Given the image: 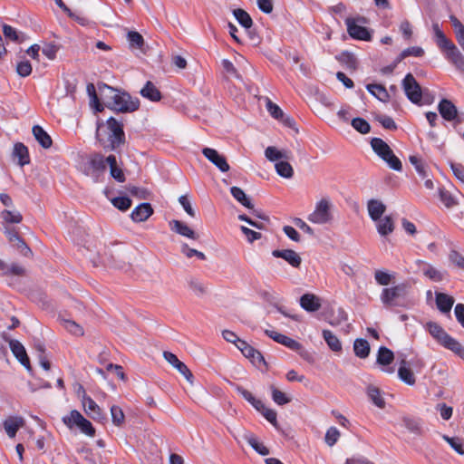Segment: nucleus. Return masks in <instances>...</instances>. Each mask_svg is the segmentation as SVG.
Instances as JSON below:
<instances>
[{
	"instance_id": "nucleus-55",
	"label": "nucleus",
	"mask_w": 464,
	"mask_h": 464,
	"mask_svg": "<svg viewBox=\"0 0 464 464\" xmlns=\"http://www.w3.org/2000/svg\"><path fill=\"white\" fill-rule=\"evenodd\" d=\"M247 442L260 455L266 456L269 454L268 448L265 446L262 442L258 441L256 438L250 437L247 440Z\"/></svg>"
},
{
	"instance_id": "nucleus-33",
	"label": "nucleus",
	"mask_w": 464,
	"mask_h": 464,
	"mask_svg": "<svg viewBox=\"0 0 464 464\" xmlns=\"http://www.w3.org/2000/svg\"><path fill=\"white\" fill-rule=\"evenodd\" d=\"M230 193L233 196V198L238 201L241 205H243L245 208L248 209H253L254 205L252 204L249 198L246 195L244 190L240 188L239 187H231L230 188Z\"/></svg>"
},
{
	"instance_id": "nucleus-48",
	"label": "nucleus",
	"mask_w": 464,
	"mask_h": 464,
	"mask_svg": "<svg viewBox=\"0 0 464 464\" xmlns=\"http://www.w3.org/2000/svg\"><path fill=\"white\" fill-rule=\"evenodd\" d=\"M62 324L67 331L76 336H82L84 334L83 328L74 321L64 319L62 321Z\"/></svg>"
},
{
	"instance_id": "nucleus-12",
	"label": "nucleus",
	"mask_w": 464,
	"mask_h": 464,
	"mask_svg": "<svg viewBox=\"0 0 464 464\" xmlns=\"http://www.w3.org/2000/svg\"><path fill=\"white\" fill-rule=\"evenodd\" d=\"M202 154L220 171L227 172L229 170V164L227 163V159L223 155L219 154L215 149L204 148L202 150Z\"/></svg>"
},
{
	"instance_id": "nucleus-56",
	"label": "nucleus",
	"mask_w": 464,
	"mask_h": 464,
	"mask_svg": "<svg viewBox=\"0 0 464 464\" xmlns=\"http://www.w3.org/2000/svg\"><path fill=\"white\" fill-rule=\"evenodd\" d=\"M266 110L273 118L278 121L284 118V112L281 108L269 99L266 102Z\"/></svg>"
},
{
	"instance_id": "nucleus-2",
	"label": "nucleus",
	"mask_w": 464,
	"mask_h": 464,
	"mask_svg": "<svg viewBox=\"0 0 464 464\" xmlns=\"http://www.w3.org/2000/svg\"><path fill=\"white\" fill-rule=\"evenodd\" d=\"M411 284L402 282L398 285L385 287L382 290L380 299L386 308H407L411 304L409 299Z\"/></svg>"
},
{
	"instance_id": "nucleus-22",
	"label": "nucleus",
	"mask_w": 464,
	"mask_h": 464,
	"mask_svg": "<svg viewBox=\"0 0 464 464\" xmlns=\"http://www.w3.org/2000/svg\"><path fill=\"white\" fill-rule=\"evenodd\" d=\"M4 428L9 438H14L18 430L24 425V420L20 416H10L4 420Z\"/></svg>"
},
{
	"instance_id": "nucleus-35",
	"label": "nucleus",
	"mask_w": 464,
	"mask_h": 464,
	"mask_svg": "<svg viewBox=\"0 0 464 464\" xmlns=\"http://www.w3.org/2000/svg\"><path fill=\"white\" fill-rule=\"evenodd\" d=\"M353 351L357 357L364 359L369 356L370 344L367 340L359 338L353 343Z\"/></svg>"
},
{
	"instance_id": "nucleus-21",
	"label": "nucleus",
	"mask_w": 464,
	"mask_h": 464,
	"mask_svg": "<svg viewBox=\"0 0 464 464\" xmlns=\"http://www.w3.org/2000/svg\"><path fill=\"white\" fill-rule=\"evenodd\" d=\"M169 225L172 231L176 232L177 234L182 237L191 238L194 240H197L198 238V235L182 221L173 219L169 223Z\"/></svg>"
},
{
	"instance_id": "nucleus-14",
	"label": "nucleus",
	"mask_w": 464,
	"mask_h": 464,
	"mask_svg": "<svg viewBox=\"0 0 464 464\" xmlns=\"http://www.w3.org/2000/svg\"><path fill=\"white\" fill-rule=\"evenodd\" d=\"M237 347L242 352L244 356L250 359V361L256 365L265 363V359L261 353L256 350L253 346L248 344L246 341L242 340L237 343Z\"/></svg>"
},
{
	"instance_id": "nucleus-29",
	"label": "nucleus",
	"mask_w": 464,
	"mask_h": 464,
	"mask_svg": "<svg viewBox=\"0 0 464 464\" xmlns=\"http://www.w3.org/2000/svg\"><path fill=\"white\" fill-rule=\"evenodd\" d=\"M376 222L377 231L381 236L385 237L393 232L395 226L391 216H385L383 218H381Z\"/></svg>"
},
{
	"instance_id": "nucleus-17",
	"label": "nucleus",
	"mask_w": 464,
	"mask_h": 464,
	"mask_svg": "<svg viewBox=\"0 0 464 464\" xmlns=\"http://www.w3.org/2000/svg\"><path fill=\"white\" fill-rule=\"evenodd\" d=\"M9 347L14 355V357L24 366L27 370H31V364L29 357L26 353L24 346L17 340H10Z\"/></svg>"
},
{
	"instance_id": "nucleus-3",
	"label": "nucleus",
	"mask_w": 464,
	"mask_h": 464,
	"mask_svg": "<svg viewBox=\"0 0 464 464\" xmlns=\"http://www.w3.org/2000/svg\"><path fill=\"white\" fill-rule=\"evenodd\" d=\"M432 30L434 41L445 57L458 69L464 71V57L455 44L445 35L438 24H432Z\"/></svg>"
},
{
	"instance_id": "nucleus-13",
	"label": "nucleus",
	"mask_w": 464,
	"mask_h": 464,
	"mask_svg": "<svg viewBox=\"0 0 464 464\" xmlns=\"http://www.w3.org/2000/svg\"><path fill=\"white\" fill-rule=\"evenodd\" d=\"M266 334L272 338L275 342L289 348L292 351L299 352L302 350V344L299 342L285 334L270 330H266Z\"/></svg>"
},
{
	"instance_id": "nucleus-59",
	"label": "nucleus",
	"mask_w": 464,
	"mask_h": 464,
	"mask_svg": "<svg viewBox=\"0 0 464 464\" xmlns=\"http://www.w3.org/2000/svg\"><path fill=\"white\" fill-rule=\"evenodd\" d=\"M449 259L454 266L464 271V256L459 251L450 250Z\"/></svg>"
},
{
	"instance_id": "nucleus-40",
	"label": "nucleus",
	"mask_w": 464,
	"mask_h": 464,
	"mask_svg": "<svg viewBox=\"0 0 464 464\" xmlns=\"http://www.w3.org/2000/svg\"><path fill=\"white\" fill-rule=\"evenodd\" d=\"M394 360V354L392 350L385 346H381L377 354V362L381 365H389Z\"/></svg>"
},
{
	"instance_id": "nucleus-31",
	"label": "nucleus",
	"mask_w": 464,
	"mask_h": 464,
	"mask_svg": "<svg viewBox=\"0 0 464 464\" xmlns=\"http://www.w3.org/2000/svg\"><path fill=\"white\" fill-rule=\"evenodd\" d=\"M367 91L382 102H388L390 95L386 88L378 83H370L366 85Z\"/></svg>"
},
{
	"instance_id": "nucleus-46",
	"label": "nucleus",
	"mask_w": 464,
	"mask_h": 464,
	"mask_svg": "<svg viewBox=\"0 0 464 464\" xmlns=\"http://www.w3.org/2000/svg\"><path fill=\"white\" fill-rule=\"evenodd\" d=\"M127 38L131 48L141 49L144 45L143 36L136 31L129 32Z\"/></svg>"
},
{
	"instance_id": "nucleus-36",
	"label": "nucleus",
	"mask_w": 464,
	"mask_h": 464,
	"mask_svg": "<svg viewBox=\"0 0 464 464\" xmlns=\"http://www.w3.org/2000/svg\"><path fill=\"white\" fill-rule=\"evenodd\" d=\"M0 217L4 222V224H19L23 220V216L18 210H8L4 209L0 213Z\"/></svg>"
},
{
	"instance_id": "nucleus-53",
	"label": "nucleus",
	"mask_w": 464,
	"mask_h": 464,
	"mask_svg": "<svg viewBox=\"0 0 464 464\" xmlns=\"http://www.w3.org/2000/svg\"><path fill=\"white\" fill-rule=\"evenodd\" d=\"M265 155L270 161H276L280 159L285 158L288 159V156L285 152L278 150L275 147H267L265 150Z\"/></svg>"
},
{
	"instance_id": "nucleus-49",
	"label": "nucleus",
	"mask_w": 464,
	"mask_h": 464,
	"mask_svg": "<svg viewBox=\"0 0 464 464\" xmlns=\"http://www.w3.org/2000/svg\"><path fill=\"white\" fill-rule=\"evenodd\" d=\"M352 126L362 134H367L371 130V126L369 122L360 117L353 119Z\"/></svg>"
},
{
	"instance_id": "nucleus-57",
	"label": "nucleus",
	"mask_w": 464,
	"mask_h": 464,
	"mask_svg": "<svg viewBox=\"0 0 464 464\" xmlns=\"http://www.w3.org/2000/svg\"><path fill=\"white\" fill-rule=\"evenodd\" d=\"M181 252L188 258H191L193 256H197L200 260H206V255L203 252L198 251L196 249L190 248L188 244L184 243L181 245Z\"/></svg>"
},
{
	"instance_id": "nucleus-47",
	"label": "nucleus",
	"mask_w": 464,
	"mask_h": 464,
	"mask_svg": "<svg viewBox=\"0 0 464 464\" xmlns=\"http://www.w3.org/2000/svg\"><path fill=\"white\" fill-rule=\"evenodd\" d=\"M338 60L351 70H355L357 67V60L355 56L349 52H343L338 57Z\"/></svg>"
},
{
	"instance_id": "nucleus-5",
	"label": "nucleus",
	"mask_w": 464,
	"mask_h": 464,
	"mask_svg": "<svg viewBox=\"0 0 464 464\" xmlns=\"http://www.w3.org/2000/svg\"><path fill=\"white\" fill-rule=\"evenodd\" d=\"M371 146L373 151L384 160L391 169L401 171L402 164L398 157H396L390 146L381 138H372Z\"/></svg>"
},
{
	"instance_id": "nucleus-26",
	"label": "nucleus",
	"mask_w": 464,
	"mask_h": 464,
	"mask_svg": "<svg viewBox=\"0 0 464 464\" xmlns=\"http://www.w3.org/2000/svg\"><path fill=\"white\" fill-rule=\"evenodd\" d=\"M398 376L407 385L412 386L416 382L413 372L407 366V362L403 359L398 370Z\"/></svg>"
},
{
	"instance_id": "nucleus-19",
	"label": "nucleus",
	"mask_w": 464,
	"mask_h": 464,
	"mask_svg": "<svg viewBox=\"0 0 464 464\" xmlns=\"http://www.w3.org/2000/svg\"><path fill=\"white\" fill-rule=\"evenodd\" d=\"M415 264L422 271V274L431 281L440 282L443 280L442 273L430 264L420 259L416 260Z\"/></svg>"
},
{
	"instance_id": "nucleus-64",
	"label": "nucleus",
	"mask_w": 464,
	"mask_h": 464,
	"mask_svg": "<svg viewBox=\"0 0 464 464\" xmlns=\"http://www.w3.org/2000/svg\"><path fill=\"white\" fill-rule=\"evenodd\" d=\"M423 53H424V51L422 48L413 46V47H409V48H406L405 50H403L400 56H401V59H404L408 56L420 57L423 55Z\"/></svg>"
},
{
	"instance_id": "nucleus-62",
	"label": "nucleus",
	"mask_w": 464,
	"mask_h": 464,
	"mask_svg": "<svg viewBox=\"0 0 464 464\" xmlns=\"http://www.w3.org/2000/svg\"><path fill=\"white\" fill-rule=\"evenodd\" d=\"M3 34L7 39H10L14 42H22V40L19 38L17 31L9 24L3 25Z\"/></svg>"
},
{
	"instance_id": "nucleus-41",
	"label": "nucleus",
	"mask_w": 464,
	"mask_h": 464,
	"mask_svg": "<svg viewBox=\"0 0 464 464\" xmlns=\"http://www.w3.org/2000/svg\"><path fill=\"white\" fill-rule=\"evenodd\" d=\"M233 14L237 22L246 29H249L253 25V20L249 14L241 8L235 9Z\"/></svg>"
},
{
	"instance_id": "nucleus-1",
	"label": "nucleus",
	"mask_w": 464,
	"mask_h": 464,
	"mask_svg": "<svg viewBox=\"0 0 464 464\" xmlns=\"http://www.w3.org/2000/svg\"><path fill=\"white\" fill-rule=\"evenodd\" d=\"M101 92L104 95L107 106L113 111L132 112L140 107L139 99H132L127 92H120L106 84H104L103 88H101Z\"/></svg>"
},
{
	"instance_id": "nucleus-23",
	"label": "nucleus",
	"mask_w": 464,
	"mask_h": 464,
	"mask_svg": "<svg viewBox=\"0 0 464 464\" xmlns=\"http://www.w3.org/2000/svg\"><path fill=\"white\" fill-rule=\"evenodd\" d=\"M153 214V208L150 203H141L131 212L130 218L133 222L146 221Z\"/></svg>"
},
{
	"instance_id": "nucleus-10",
	"label": "nucleus",
	"mask_w": 464,
	"mask_h": 464,
	"mask_svg": "<svg viewBox=\"0 0 464 464\" xmlns=\"http://www.w3.org/2000/svg\"><path fill=\"white\" fill-rule=\"evenodd\" d=\"M402 87L407 98L415 104L421 101V88L411 73H407L402 81Z\"/></svg>"
},
{
	"instance_id": "nucleus-4",
	"label": "nucleus",
	"mask_w": 464,
	"mask_h": 464,
	"mask_svg": "<svg viewBox=\"0 0 464 464\" xmlns=\"http://www.w3.org/2000/svg\"><path fill=\"white\" fill-rule=\"evenodd\" d=\"M426 329L439 344L464 360V346L450 336L438 323H427Z\"/></svg>"
},
{
	"instance_id": "nucleus-43",
	"label": "nucleus",
	"mask_w": 464,
	"mask_h": 464,
	"mask_svg": "<svg viewBox=\"0 0 464 464\" xmlns=\"http://www.w3.org/2000/svg\"><path fill=\"white\" fill-rule=\"evenodd\" d=\"M235 389L237 392L240 394L246 401H247L255 409L262 407V401L256 399L249 391L239 385H237Z\"/></svg>"
},
{
	"instance_id": "nucleus-61",
	"label": "nucleus",
	"mask_w": 464,
	"mask_h": 464,
	"mask_svg": "<svg viewBox=\"0 0 464 464\" xmlns=\"http://www.w3.org/2000/svg\"><path fill=\"white\" fill-rule=\"evenodd\" d=\"M340 432L335 427H331L325 433V442L329 446H334L339 440Z\"/></svg>"
},
{
	"instance_id": "nucleus-8",
	"label": "nucleus",
	"mask_w": 464,
	"mask_h": 464,
	"mask_svg": "<svg viewBox=\"0 0 464 464\" xmlns=\"http://www.w3.org/2000/svg\"><path fill=\"white\" fill-rule=\"evenodd\" d=\"M332 203L329 198H324L315 204L314 210L308 215L307 219L314 224H326L333 219Z\"/></svg>"
},
{
	"instance_id": "nucleus-32",
	"label": "nucleus",
	"mask_w": 464,
	"mask_h": 464,
	"mask_svg": "<svg viewBox=\"0 0 464 464\" xmlns=\"http://www.w3.org/2000/svg\"><path fill=\"white\" fill-rule=\"evenodd\" d=\"M366 393L372 402L380 409H383L385 407V401L382 397L381 390L374 386L369 385L366 388Z\"/></svg>"
},
{
	"instance_id": "nucleus-16",
	"label": "nucleus",
	"mask_w": 464,
	"mask_h": 464,
	"mask_svg": "<svg viewBox=\"0 0 464 464\" xmlns=\"http://www.w3.org/2000/svg\"><path fill=\"white\" fill-rule=\"evenodd\" d=\"M272 256L284 259L295 268H299L302 264L301 256L293 249H276L272 251Z\"/></svg>"
},
{
	"instance_id": "nucleus-20",
	"label": "nucleus",
	"mask_w": 464,
	"mask_h": 464,
	"mask_svg": "<svg viewBox=\"0 0 464 464\" xmlns=\"http://www.w3.org/2000/svg\"><path fill=\"white\" fill-rule=\"evenodd\" d=\"M300 306L306 312H316L321 306V300L318 296L314 294H304L300 297Z\"/></svg>"
},
{
	"instance_id": "nucleus-38",
	"label": "nucleus",
	"mask_w": 464,
	"mask_h": 464,
	"mask_svg": "<svg viewBox=\"0 0 464 464\" xmlns=\"http://www.w3.org/2000/svg\"><path fill=\"white\" fill-rule=\"evenodd\" d=\"M439 198L447 208H451L458 205V201L451 192L443 187L439 188Z\"/></svg>"
},
{
	"instance_id": "nucleus-28",
	"label": "nucleus",
	"mask_w": 464,
	"mask_h": 464,
	"mask_svg": "<svg viewBox=\"0 0 464 464\" xmlns=\"http://www.w3.org/2000/svg\"><path fill=\"white\" fill-rule=\"evenodd\" d=\"M107 165L110 167V174L111 176L117 180L118 182H124L125 181V176L124 173L117 164V159L115 155H109L107 157Z\"/></svg>"
},
{
	"instance_id": "nucleus-30",
	"label": "nucleus",
	"mask_w": 464,
	"mask_h": 464,
	"mask_svg": "<svg viewBox=\"0 0 464 464\" xmlns=\"http://www.w3.org/2000/svg\"><path fill=\"white\" fill-rule=\"evenodd\" d=\"M33 134L35 140L44 149L51 148L53 140L51 136L39 125L33 127Z\"/></svg>"
},
{
	"instance_id": "nucleus-39",
	"label": "nucleus",
	"mask_w": 464,
	"mask_h": 464,
	"mask_svg": "<svg viewBox=\"0 0 464 464\" xmlns=\"http://www.w3.org/2000/svg\"><path fill=\"white\" fill-rule=\"evenodd\" d=\"M270 391L272 400L276 404L283 406L291 401V398L286 393L278 390L275 385L270 386Z\"/></svg>"
},
{
	"instance_id": "nucleus-50",
	"label": "nucleus",
	"mask_w": 464,
	"mask_h": 464,
	"mask_svg": "<svg viewBox=\"0 0 464 464\" xmlns=\"http://www.w3.org/2000/svg\"><path fill=\"white\" fill-rule=\"evenodd\" d=\"M409 160H410L411 164L412 166H414L416 171L418 172V174L420 176H421L422 178L427 177L425 164L423 163L422 160L420 157H418L416 155H411L409 157Z\"/></svg>"
},
{
	"instance_id": "nucleus-7",
	"label": "nucleus",
	"mask_w": 464,
	"mask_h": 464,
	"mask_svg": "<svg viewBox=\"0 0 464 464\" xmlns=\"http://www.w3.org/2000/svg\"><path fill=\"white\" fill-rule=\"evenodd\" d=\"M63 422L69 429H72L75 426L78 427L82 433L89 437L95 435V429L92 422L85 419L77 410H72L70 411L69 415L63 416Z\"/></svg>"
},
{
	"instance_id": "nucleus-6",
	"label": "nucleus",
	"mask_w": 464,
	"mask_h": 464,
	"mask_svg": "<svg viewBox=\"0 0 464 464\" xmlns=\"http://www.w3.org/2000/svg\"><path fill=\"white\" fill-rule=\"evenodd\" d=\"M108 135L107 146L104 149L114 150L125 143V133L123 130V124L117 121L115 118L111 117L107 120L105 124Z\"/></svg>"
},
{
	"instance_id": "nucleus-37",
	"label": "nucleus",
	"mask_w": 464,
	"mask_h": 464,
	"mask_svg": "<svg viewBox=\"0 0 464 464\" xmlns=\"http://www.w3.org/2000/svg\"><path fill=\"white\" fill-rule=\"evenodd\" d=\"M323 337L332 351H334V352L342 351V343H341L340 340L330 330H324Z\"/></svg>"
},
{
	"instance_id": "nucleus-9",
	"label": "nucleus",
	"mask_w": 464,
	"mask_h": 464,
	"mask_svg": "<svg viewBox=\"0 0 464 464\" xmlns=\"http://www.w3.org/2000/svg\"><path fill=\"white\" fill-rule=\"evenodd\" d=\"M357 22L365 23L364 17L359 16L357 18L348 17L345 19L347 32L349 35L355 40L371 41L372 32L364 26L359 25Z\"/></svg>"
},
{
	"instance_id": "nucleus-18",
	"label": "nucleus",
	"mask_w": 464,
	"mask_h": 464,
	"mask_svg": "<svg viewBox=\"0 0 464 464\" xmlns=\"http://www.w3.org/2000/svg\"><path fill=\"white\" fill-rule=\"evenodd\" d=\"M438 110L441 117L448 121L456 120L458 116V110L454 103L448 100L442 99L438 104Z\"/></svg>"
},
{
	"instance_id": "nucleus-54",
	"label": "nucleus",
	"mask_w": 464,
	"mask_h": 464,
	"mask_svg": "<svg viewBox=\"0 0 464 464\" xmlns=\"http://www.w3.org/2000/svg\"><path fill=\"white\" fill-rule=\"evenodd\" d=\"M112 205L121 211H126L131 207V200L128 197H116L111 199Z\"/></svg>"
},
{
	"instance_id": "nucleus-25",
	"label": "nucleus",
	"mask_w": 464,
	"mask_h": 464,
	"mask_svg": "<svg viewBox=\"0 0 464 464\" xmlns=\"http://www.w3.org/2000/svg\"><path fill=\"white\" fill-rule=\"evenodd\" d=\"M435 301L438 309L443 314L450 313L455 302L452 296L444 293H436Z\"/></svg>"
},
{
	"instance_id": "nucleus-58",
	"label": "nucleus",
	"mask_w": 464,
	"mask_h": 464,
	"mask_svg": "<svg viewBox=\"0 0 464 464\" xmlns=\"http://www.w3.org/2000/svg\"><path fill=\"white\" fill-rule=\"evenodd\" d=\"M392 277L391 274L382 270H377L374 273V279L380 285H388L392 282Z\"/></svg>"
},
{
	"instance_id": "nucleus-34",
	"label": "nucleus",
	"mask_w": 464,
	"mask_h": 464,
	"mask_svg": "<svg viewBox=\"0 0 464 464\" xmlns=\"http://www.w3.org/2000/svg\"><path fill=\"white\" fill-rule=\"evenodd\" d=\"M14 155L18 158V164L23 167L30 162L28 149L23 143L14 144Z\"/></svg>"
},
{
	"instance_id": "nucleus-42",
	"label": "nucleus",
	"mask_w": 464,
	"mask_h": 464,
	"mask_svg": "<svg viewBox=\"0 0 464 464\" xmlns=\"http://www.w3.org/2000/svg\"><path fill=\"white\" fill-rule=\"evenodd\" d=\"M82 404L86 413L91 415L92 418L101 416L100 407L91 397L84 396Z\"/></svg>"
},
{
	"instance_id": "nucleus-45",
	"label": "nucleus",
	"mask_w": 464,
	"mask_h": 464,
	"mask_svg": "<svg viewBox=\"0 0 464 464\" xmlns=\"http://www.w3.org/2000/svg\"><path fill=\"white\" fill-rule=\"evenodd\" d=\"M276 173L285 179H290L294 175V169L287 161H278L276 163Z\"/></svg>"
},
{
	"instance_id": "nucleus-44",
	"label": "nucleus",
	"mask_w": 464,
	"mask_h": 464,
	"mask_svg": "<svg viewBox=\"0 0 464 464\" xmlns=\"http://www.w3.org/2000/svg\"><path fill=\"white\" fill-rule=\"evenodd\" d=\"M256 410L258 411L275 428L278 427L277 413L275 410L266 408L263 402L262 407H258V409Z\"/></svg>"
},
{
	"instance_id": "nucleus-27",
	"label": "nucleus",
	"mask_w": 464,
	"mask_h": 464,
	"mask_svg": "<svg viewBox=\"0 0 464 464\" xmlns=\"http://www.w3.org/2000/svg\"><path fill=\"white\" fill-rule=\"evenodd\" d=\"M140 94L151 102H159L161 99V92L150 81L145 83L144 87L140 90Z\"/></svg>"
},
{
	"instance_id": "nucleus-11",
	"label": "nucleus",
	"mask_w": 464,
	"mask_h": 464,
	"mask_svg": "<svg viewBox=\"0 0 464 464\" xmlns=\"http://www.w3.org/2000/svg\"><path fill=\"white\" fill-rule=\"evenodd\" d=\"M107 163V157L105 158L102 154L94 153L91 155L87 163V175L98 177L105 171Z\"/></svg>"
},
{
	"instance_id": "nucleus-15",
	"label": "nucleus",
	"mask_w": 464,
	"mask_h": 464,
	"mask_svg": "<svg viewBox=\"0 0 464 464\" xmlns=\"http://www.w3.org/2000/svg\"><path fill=\"white\" fill-rule=\"evenodd\" d=\"M164 359L170 363L174 368H176L179 373H181L188 382H192L193 380V374L190 372V370L188 368V366L179 360V358L170 352H164L163 353Z\"/></svg>"
},
{
	"instance_id": "nucleus-24",
	"label": "nucleus",
	"mask_w": 464,
	"mask_h": 464,
	"mask_svg": "<svg viewBox=\"0 0 464 464\" xmlns=\"http://www.w3.org/2000/svg\"><path fill=\"white\" fill-rule=\"evenodd\" d=\"M368 213L373 221L379 220L386 210V206L378 199H370L367 204Z\"/></svg>"
},
{
	"instance_id": "nucleus-52",
	"label": "nucleus",
	"mask_w": 464,
	"mask_h": 464,
	"mask_svg": "<svg viewBox=\"0 0 464 464\" xmlns=\"http://www.w3.org/2000/svg\"><path fill=\"white\" fill-rule=\"evenodd\" d=\"M443 439L450 445V447L459 455H464L463 440L457 437L443 436Z\"/></svg>"
},
{
	"instance_id": "nucleus-63",
	"label": "nucleus",
	"mask_w": 464,
	"mask_h": 464,
	"mask_svg": "<svg viewBox=\"0 0 464 464\" xmlns=\"http://www.w3.org/2000/svg\"><path fill=\"white\" fill-rule=\"evenodd\" d=\"M17 73L22 77L29 76L32 72V65L29 61H22L17 63Z\"/></svg>"
},
{
	"instance_id": "nucleus-60",
	"label": "nucleus",
	"mask_w": 464,
	"mask_h": 464,
	"mask_svg": "<svg viewBox=\"0 0 464 464\" xmlns=\"http://www.w3.org/2000/svg\"><path fill=\"white\" fill-rule=\"evenodd\" d=\"M454 26L456 28V39L459 46L464 51V25L457 19H453Z\"/></svg>"
},
{
	"instance_id": "nucleus-51",
	"label": "nucleus",
	"mask_w": 464,
	"mask_h": 464,
	"mask_svg": "<svg viewBox=\"0 0 464 464\" xmlns=\"http://www.w3.org/2000/svg\"><path fill=\"white\" fill-rule=\"evenodd\" d=\"M111 420L114 425L121 426L125 420V415L121 407L112 405L111 407Z\"/></svg>"
}]
</instances>
